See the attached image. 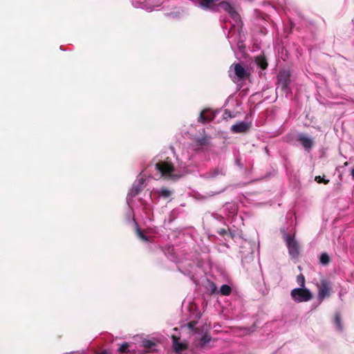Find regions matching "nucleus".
<instances>
[{
	"mask_svg": "<svg viewBox=\"0 0 354 354\" xmlns=\"http://www.w3.org/2000/svg\"><path fill=\"white\" fill-rule=\"evenodd\" d=\"M217 0H198L199 6L205 10H217V5L215 2Z\"/></svg>",
	"mask_w": 354,
	"mask_h": 354,
	"instance_id": "obj_10",
	"label": "nucleus"
},
{
	"mask_svg": "<svg viewBox=\"0 0 354 354\" xmlns=\"http://www.w3.org/2000/svg\"><path fill=\"white\" fill-rule=\"evenodd\" d=\"M223 172L221 169H219L218 168H216L208 173H207V178H214L218 175H223Z\"/></svg>",
	"mask_w": 354,
	"mask_h": 354,
	"instance_id": "obj_18",
	"label": "nucleus"
},
{
	"mask_svg": "<svg viewBox=\"0 0 354 354\" xmlns=\"http://www.w3.org/2000/svg\"><path fill=\"white\" fill-rule=\"evenodd\" d=\"M335 323L339 328H342L341 316L339 313H337L335 315Z\"/></svg>",
	"mask_w": 354,
	"mask_h": 354,
	"instance_id": "obj_24",
	"label": "nucleus"
},
{
	"mask_svg": "<svg viewBox=\"0 0 354 354\" xmlns=\"http://www.w3.org/2000/svg\"><path fill=\"white\" fill-rule=\"evenodd\" d=\"M297 140L302 145V147L307 151H310L314 145L313 140L305 134L300 133L297 136Z\"/></svg>",
	"mask_w": 354,
	"mask_h": 354,
	"instance_id": "obj_7",
	"label": "nucleus"
},
{
	"mask_svg": "<svg viewBox=\"0 0 354 354\" xmlns=\"http://www.w3.org/2000/svg\"><path fill=\"white\" fill-rule=\"evenodd\" d=\"M351 176L353 179H354V168L351 170Z\"/></svg>",
	"mask_w": 354,
	"mask_h": 354,
	"instance_id": "obj_30",
	"label": "nucleus"
},
{
	"mask_svg": "<svg viewBox=\"0 0 354 354\" xmlns=\"http://www.w3.org/2000/svg\"><path fill=\"white\" fill-rule=\"evenodd\" d=\"M155 168L166 179L176 181L181 177L180 174L175 173V167L171 161H159L155 165Z\"/></svg>",
	"mask_w": 354,
	"mask_h": 354,
	"instance_id": "obj_1",
	"label": "nucleus"
},
{
	"mask_svg": "<svg viewBox=\"0 0 354 354\" xmlns=\"http://www.w3.org/2000/svg\"><path fill=\"white\" fill-rule=\"evenodd\" d=\"M315 180L317 183H324L325 185H327L329 183V180H326V179H324L323 177H322L320 176H316L315 178Z\"/></svg>",
	"mask_w": 354,
	"mask_h": 354,
	"instance_id": "obj_25",
	"label": "nucleus"
},
{
	"mask_svg": "<svg viewBox=\"0 0 354 354\" xmlns=\"http://www.w3.org/2000/svg\"><path fill=\"white\" fill-rule=\"evenodd\" d=\"M344 165H346H346H348V162H346L344 163Z\"/></svg>",
	"mask_w": 354,
	"mask_h": 354,
	"instance_id": "obj_33",
	"label": "nucleus"
},
{
	"mask_svg": "<svg viewBox=\"0 0 354 354\" xmlns=\"http://www.w3.org/2000/svg\"><path fill=\"white\" fill-rule=\"evenodd\" d=\"M255 62L262 70H266L268 67V62L264 55H259L256 57Z\"/></svg>",
	"mask_w": 354,
	"mask_h": 354,
	"instance_id": "obj_13",
	"label": "nucleus"
},
{
	"mask_svg": "<svg viewBox=\"0 0 354 354\" xmlns=\"http://www.w3.org/2000/svg\"><path fill=\"white\" fill-rule=\"evenodd\" d=\"M249 128V124L242 121L232 125L230 129L233 133H245Z\"/></svg>",
	"mask_w": 354,
	"mask_h": 354,
	"instance_id": "obj_11",
	"label": "nucleus"
},
{
	"mask_svg": "<svg viewBox=\"0 0 354 354\" xmlns=\"http://www.w3.org/2000/svg\"><path fill=\"white\" fill-rule=\"evenodd\" d=\"M129 344L124 342L118 348V351L120 353H127L129 352Z\"/></svg>",
	"mask_w": 354,
	"mask_h": 354,
	"instance_id": "obj_20",
	"label": "nucleus"
},
{
	"mask_svg": "<svg viewBox=\"0 0 354 354\" xmlns=\"http://www.w3.org/2000/svg\"><path fill=\"white\" fill-rule=\"evenodd\" d=\"M227 230H228V228L227 229L221 228V229L218 230L217 232L221 236H225V235L227 236Z\"/></svg>",
	"mask_w": 354,
	"mask_h": 354,
	"instance_id": "obj_27",
	"label": "nucleus"
},
{
	"mask_svg": "<svg viewBox=\"0 0 354 354\" xmlns=\"http://www.w3.org/2000/svg\"><path fill=\"white\" fill-rule=\"evenodd\" d=\"M158 196H162L165 198H169L171 195V192L167 187H162L160 189L156 191Z\"/></svg>",
	"mask_w": 354,
	"mask_h": 354,
	"instance_id": "obj_15",
	"label": "nucleus"
},
{
	"mask_svg": "<svg viewBox=\"0 0 354 354\" xmlns=\"http://www.w3.org/2000/svg\"><path fill=\"white\" fill-rule=\"evenodd\" d=\"M227 236L230 238H231L232 239H234V237L236 236V234H235V232H232L230 228L228 227V230H227Z\"/></svg>",
	"mask_w": 354,
	"mask_h": 354,
	"instance_id": "obj_28",
	"label": "nucleus"
},
{
	"mask_svg": "<svg viewBox=\"0 0 354 354\" xmlns=\"http://www.w3.org/2000/svg\"><path fill=\"white\" fill-rule=\"evenodd\" d=\"M279 86L281 89L287 93L290 91L289 85L290 84V73L288 71H280L277 75Z\"/></svg>",
	"mask_w": 354,
	"mask_h": 354,
	"instance_id": "obj_3",
	"label": "nucleus"
},
{
	"mask_svg": "<svg viewBox=\"0 0 354 354\" xmlns=\"http://www.w3.org/2000/svg\"><path fill=\"white\" fill-rule=\"evenodd\" d=\"M136 234L138 238L144 241H148V237L145 234V233L140 230L139 228H137Z\"/></svg>",
	"mask_w": 354,
	"mask_h": 354,
	"instance_id": "obj_22",
	"label": "nucleus"
},
{
	"mask_svg": "<svg viewBox=\"0 0 354 354\" xmlns=\"http://www.w3.org/2000/svg\"><path fill=\"white\" fill-rule=\"evenodd\" d=\"M285 239L289 254L292 258L297 257L299 253V247L298 243L295 241L294 236H292L291 235L286 234Z\"/></svg>",
	"mask_w": 354,
	"mask_h": 354,
	"instance_id": "obj_5",
	"label": "nucleus"
},
{
	"mask_svg": "<svg viewBox=\"0 0 354 354\" xmlns=\"http://www.w3.org/2000/svg\"><path fill=\"white\" fill-rule=\"evenodd\" d=\"M331 259L326 252H323L319 257V263L323 266H327L330 263Z\"/></svg>",
	"mask_w": 354,
	"mask_h": 354,
	"instance_id": "obj_16",
	"label": "nucleus"
},
{
	"mask_svg": "<svg viewBox=\"0 0 354 354\" xmlns=\"http://www.w3.org/2000/svg\"><path fill=\"white\" fill-rule=\"evenodd\" d=\"M218 6L221 7L225 11L227 12L231 16V17L233 18L234 19L237 20L239 19V15L229 2L221 1L217 5V7Z\"/></svg>",
	"mask_w": 354,
	"mask_h": 354,
	"instance_id": "obj_8",
	"label": "nucleus"
},
{
	"mask_svg": "<svg viewBox=\"0 0 354 354\" xmlns=\"http://www.w3.org/2000/svg\"><path fill=\"white\" fill-rule=\"evenodd\" d=\"M197 323H198L197 320H193V321L188 322L186 324V326L192 332H194V333H197L199 331L198 328L196 327Z\"/></svg>",
	"mask_w": 354,
	"mask_h": 354,
	"instance_id": "obj_19",
	"label": "nucleus"
},
{
	"mask_svg": "<svg viewBox=\"0 0 354 354\" xmlns=\"http://www.w3.org/2000/svg\"><path fill=\"white\" fill-rule=\"evenodd\" d=\"M232 115H231V113L230 111H227V110L225 111L224 113V118H231Z\"/></svg>",
	"mask_w": 354,
	"mask_h": 354,
	"instance_id": "obj_29",
	"label": "nucleus"
},
{
	"mask_svg": "<svg viewBox=\"0 0 354 354\" xmlns=\"http://www.w3.org/2000/svg\"><path fill=\"white\" fill-rule=\"evenodd\" d=\"M212 339V337L209 334L205 333L198 340V343L196 344V348H203L207 344L209 343Z\"/></svg>",
	"mask_w": 354,
	"mask_h": 354,
	"instance_id": "obj_12",
	"label": "nucleus"
},
{
	"mask_svg": "<svg viewBox=\"0 0 354 354\" xmlns=\"http://www.w3.org/2000/svg\"><path fill=\"white\" fill-rule=\"evenodd\" d=\"M142 182H143V179H141L140 185L142 184ZM141 189H142L141 185L133 186V187L132 189V193L134 196L138 195L140 193V192L141 191Z\"/></svg>",
	"mask_w": 354,
	"mask_h": 354,
	"instance_id": "obj_23",
	"label": "nucleus"
},
{
	"mask_svg": "<svg viewBox=\"0 0 354 354\" xmlns=\"http://www.w3.org/2000/svg\"><path fill=\"white\" fill-rule=\"evenodd\" d=\"M100 354H107L106 351H103Z\"/></svg>",
	"mask_w": 354,
	"mask_h": 354,
	"instance_id": "obj_32",
	"label": "nucleus"
},
{
	"mask_svg": "<svg viewBox=\"0 0 354 354\" xmlns=\"http://www.w3.org/2000/svg\"><path fill=\"white\" fill-rule=\"evenodd\" d=\"M173 347L176 353H180L182 351H186L188 345L186 343L180 342V338L176 335L171 336Z\"/></svg>",
	"mask_w": 354,
	"mask_h": 354,
	"instance_id": "obj_9",
	"label": "nucleus"
},
{
	"mask_svg": "<svg viewBox=\"0 0 354 354\" xmlns=\"http://www.w3.org/2000/svg\"><path fill=\"white\" fill-rule=\"evenodd\" d=\"M319 289L318 298L320 300H323L326 297L330 296V292L332 290L331 283L329 281L326 279H322L320 281L319 284L317 285Z\"/></svg>",
	"mask_w": 354,
	"mask_h": 354,
	"instance_id": "obj_4",
	"label": "nucleus"
},
{
	"mask_svg": "<svg viewBox=\"0 0 354 354\" xmlns=\"http://www.w3.org/2000/svg\"><path fill=\"white\" fill-rule=\"evenodd\" d=\"M155 346L156 343L151 340H145L143 342V346L146 349H152Z\"/></svg>",
	"mask_w": 354,
	"mask_h": 354,
	"instance_id": "obj_21",
	"label": "nucleus"
},
{
	"mask_svg": "<svg viewBox=\"0 0 354 354\" xmlns=\"http://www.w3.org/2000/svg\"><path fill=\"white\" fill-rule=\"evenodd\" d=\"M213 119V117L208 114L207 111L203 110L201 112L200 115L198 118V122L201 123H207L211 121Z\"/></svg>",
	"mask_w": 354,
	"mask_h": 354,
	"instance_id": "obj_14",
	"label": "nucleus"
},
{
	"mask_svg": "<svg viewBox=\"0 0 354 354\" xmlns=\"http://www.w3.org/2000/svg\"><path fill=\"white\" fill-rule=\"evenodd\" d=\"M220 292L221 295H223L224 296H228L232 292V288L230 286L224 284V285L221 286V287L220 288Z\"/></svg>",
	"mask_w": 354,
	"mask_h": 354,
	"instance_id": "obj_17",
	"label": "nucleus"
},
{
	"mask_svg": "<svg viewBox=\"0 0 354 354\" xmlns=\"http://www.w3.org/2000/svg\"><path fill=\"white\" fill-rule=\"evenodd\" d=\"M196 318H197V319H200V318H201V314H200V313H198V314L196 315Z\"/></svg>",
	"mask_w": 354,
	"mask_h": 354,
	"instance_id": "obj_31",
	"label": "nucleus"
},
{
	"mask_svg": "<svg viewBox=\"0 0 354 354\" xmlns=\"http://www.w3.org/2000/svg\"><path fill=\"white\" fill-rule=\"evenodd\" d=\"M297 282L300 284L301 287H304L305 286V277L302 274H300L297 277Z\"/></svg>",
	"mask_w": 354,
	"mask_h": 354,
	"instance_id": "obj_26",
	"label": "nucleus"
},
{
	"mask_svg": "<svg viewBox=\"0 0 354 354\" xmlns=\"http://www.w3.org/2000/svg\"><path fill=\"white\" fill-rule=\"evenodd\" d=\"M292 298L297 302L308 301L312 299L313 295L307 288H297L292 290Z\"/></svg>",
	"mask_w": 354,
	"mask_h": 354,
	"instance_id": "obj_2",
	"label": "nucleus"
},
{
	"mask_svg": "<svg viewBox=\"0 0 354 354\" xmlns=\"http://www.w3.org/2000/svg\"><path fill=\"white\" fill-rule=\"evenodd\" d=\"M231 67L234 68V75L238 81L246 80L250 75V73L247 72L240 63L233 64Z\"/></svg>",
	"mask_w": 354,
	"mask_h": 354,
	"instance_id": "obj_6",
	"label": "nucleus"
}]
</instances>
